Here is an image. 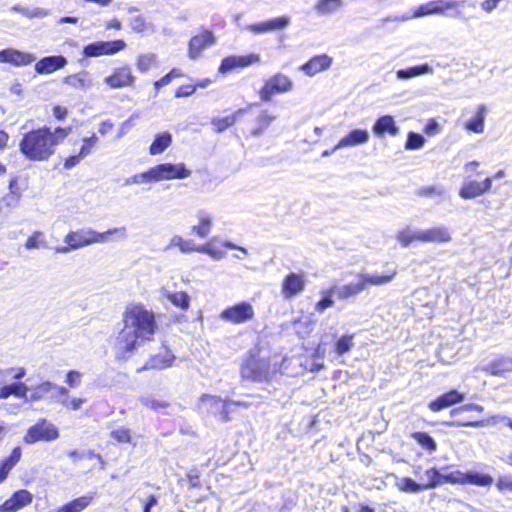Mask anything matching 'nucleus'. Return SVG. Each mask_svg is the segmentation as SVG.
Wrapping results in <instances>:
<instances>
[{
	"instance_id": "nucleus-1",
	"label": "nucleus",
	"mask_w": 512,
	"mask_h": 512,
	"mask_svg": "<svg viewBox=\"0 0 512 512\" xmlns=\"http://www.w3.org/2000/svg\"><path fill=\"white\" fill-rule=\"evenodd\" d=\"M122 324L115 339V348L121 357L152 341L158 329L154 312L141 304L126 307L122 314Z\"/></svg>"
},
{
	"instance_id": "nucleus-2",
	"label": "nucleus",
	"mask_w": 512,
	"mask_h": 512,
	"mask_svg": "<svg viewBox=\"0 0 512 512\" xmlns=\"http://www.w3.org/2000/svg\"><path fill=\"white\" fill-rule=\"evenodd\" d=\"M71 131V127L33 129L23 135L19 143V150L28 160L47 161Z\"/></svg>"
},
{
	"instance_id": "nucleus-3",
	"label": "nucleus",
	"mask_w": 512,
	"mask_h": 512,
	"mask_svg": "<svg viewBox=\"0 0 512 512\" xmlns=\"http://www.w3.org/2000/svg\"><path fill=\"white\" fill-rule=\"evenodd\" d=\"M109 236H115L117 239L127 238V229L125 226L115 227L105 232H97L91 228L70 231L64 237V246L55 247V252L67 254L72 250H77L96 243H105L109 241Z\"/></svg>"
},
{
	"instance_id": "nucleus-4",
	"label": "nucleus",
	"mask_w": 512,
	"mask_h": 512,
	"mask_svg": "<svg viewBox=\"0 0 512 512\" xmlns=\"http://www.w3.org/2000/svg\"><path fill=\"white\" fill-rule=\"evenodd\" d=\"M396 276V271L385 274L379 273H358L355 279L347 284L334 287L331 292L342 300L355 297L366 291L370 286H384L389 284Z\"/></svg>"
},
{
	"instance_id": "nucleus-5",
	"label": "nucleus",
	"mask_w": 512,
	"mask_h": 512,
	"mask_svg": "<svg viewBox=\"0 0 512 512\" xmlns=\"http://www.w3.org/2000/svg\"><path fill=\"white\" fill-rule=\"evenodd\" d=\"M466 0H433L420 5L412 15H401L387 18V21H407L412 18H420L432 14H443L447 10L459 9L466 3Z\"/></svg>"
},
{
	"instance_id": "nucleus-6",
	"label": "nucleus",
	"mask_w": 512,
	"mask_h": 512,
	"mask_svg": "<svg viewBox=\"0 0 512 512\" xmlns=\"http://www.w3.org/2000/svg\"><path fill=\"white\" fill-rule=\"evenodd\" d=\"M292 79L283 74L276 73L264 81L259 91V97L264 102H269L276 94L288 93L293 89Z\"/></svg>"
},
{
	"instance_id": "nucleus-7",
	"label": "nucleus",
	"mask_w": 512,
	"mask_h": 512,
	"mask_svg": "<svg viewBox=\"0 0 512 512\" xmlns=\"http://www.w3.org/2000/svg\"><path fill=\"white\" fill-rule=\"evenodd\" d=\"M58 428L46 419H40L36 424L29 427L23 437L26 444H34L39 441H53L59 438Z\"/></svg>"
},
{
	"instance_id": "nucleus-8",
	"label": "nucleus",
	"mask_w": 512,
	"mask_h": 512,
	"mask_svg": "<svg viewBox=\"0 0 512 512\" xmlns=\"http://www.w3.org/2000/svg\"><path fill=\"white\" fill-rule=\"evenodd\" d=\"M255 318V309L250 302L241 301L228 306L220 313V319L235 325L252 321Z\"/></svg>"
},
{
	"instance_id": "nucleus-9",
	"label": "nucleus",
	"mask_w": 512,
	"mask_h": 512,
	"mask_svg": "<svg viewBox=\"0 0 512 512\" xmlns=\"http://www.w3.org/2000/svg\"><path fill=\"white\" fill-rule=\"evenodd\" d=\"M270 375V362L266 358L249 357L241 367V376L244 379L263 381Z\"/></svg>"
},
{
	"instance_id": "nucleus-10",
	"label": "nucleus",
	"mask_w": 512,
	"mask_h": 512,
	"mask_svg": "<svg viewBox=\"0 0 512 512\" xmlns=\"http://www.w3.org/2000/svg\"><path fill=\"white\" fill-rule=\"evenodd\" d=\"M155 182L183 180L189 178L192 171L184 163H161L153 167Z\"/></svg>"
},
{
	"instance_id": "nucleus-11",
	"label": "nucleus",
	"mask_w": 512,
	"mask_h": 512,
	"mask_svg": "<svg viewBox=\"0 0 512 512\" xmlns=\"http://www.w3.org/2000/svg\"><path fill=\"white\" fill-rule=\"evenodd\" d=\"M216 43V36L207 29H202L194 35L188 43L187 55L191 60H196L202 56L205 49L212 47Z\"/></svg>"
},
{
	"instance_id": "nucleus-12",
	"label": "nucleus",
	"mask_w": 512,
	"mask_h": 512,
	"mask_svg": "<svg viewBox=\"0 0 512 512\" xmlns=\"http://www.w3.org/2000/svg\"><path fill=\"white\" fill-rule=\"evenodd\" d=\"M126 47L123 40L99 41L88 44L83 49L86 57H98L102 55H113Z\"/></svg>"
},
{
	"instance_id": "nucleus-13",
	"label": "nucleus",
	"mask_w": 512,
	"mask_h": 512,
	"mask_svg": "<svg viewBox=\"0 0 512 512\" xmlns=\"http://www.w3.org/2000/svg\"><path fill=\"white\" fill-rule=\"evenodd\" d=\"M230 405L228 400H223L218 396L204 394L200 398L199 407L201 410L206 411L212 415H220L223 421H229L228 411L226 407Z\"/></svg>"
},
{
	"instance_id": "nucleus-14",
	"label": "nucleus",
	"mask_w": 512,
	"mask_h": 512,
	"mask_svg": "<svg viewBox=\"0 0 512 512\" xmlns=\"http://www.w3.org/2000/svg\"><path fill=\"white\" fill-rule=\"evenodd\" d=\"M306 278L304 273H289L283 279L281 293L287 300L295 298L305 290Z\"/></svg>"
},
{
	"instance_id": "nucleus-15",
	"label": "nucleus",
	"mask_w": 512,
	"mask_h": 512,
	"mask_svg": "<svg viewBox=\"0 0 512 512\" xmlns=\"http://www.w3.org/2000/svg\"><path fill=\"white\" fill-rule=\"evenodd\" d=\"M33 501L31 492L25 489L14 492L10 498L0 504V512H17Z\"/></svg>"
},
{
	"instance_id": "nucleus-16",
	"label": "nucleus",
	"mask_w": 512,
	"mask_h": 512,
	"mask_svg": "<svg viewBox=\"0 0 512 512\" xmlns=\"http://www.w3.org/2000/svg\"><path fill=\"white\" fill-rule=\"evenodd\" d=\"M134 81L135 76L128 65L115 68L113 73L104 79V82L113 89L132 86Z\"/></svg>"
},
{
	"instance_id": "nucleus-17",
	"label": "nucleus",
	"mask_w": 512,
	"mask_h": 512,
	"mask_svg": "<svg viewBox=\"0 0 512 512\" xmlns=\"http://www.w3.org/2000/svg\"><path fill=\"white\" fill-rule=\"evenodd\" d=\"M196 223L191 226V233L199 238H207L214 225L213 214L206 209H198L195 213Z\"/></svg>"
},
{
	"instance_id": "nucleus-18",
	"label": "nucleus",
	"mask_w": 512,
	"mask_h": 512,
	"mask_svg": "<svg viewBox=\"0 0 512 512\" xmlns=\"http://www.w3.org/2000/svg\"><path fill=\"white\" fill-rule=\"evenodd\" d=\"M491 187L492 178H486L483 182L465 180L459 191V195L466 200L473 199L487 193L490 191Z\"/></svg>"
},
{
	"instance_id": "nucleus-19",
	"label": "nucleus",
	"mask_w": 512,
	"mask_h": 512,
	"mask_svg": "<svg viewBox=\"0 0 512 512\" xmlns=\"http://www.w3.org/2000/svg\"><path fill=\"white\" fill-rule=\"evenodd\" d=\"M260 62L259 54H249L245 56H229L222 60L219 72L222 74H226L235 68H244L250 66L254 63Z\"/></svg>"
},
{
	"instance_id": "nucleus-20",
	"label": "nucleus",
	"mask_w": 512,
	"mask_h": 512,
	"mask_svg": "<svg viewBox=\"0 0 512 512\" xmlns=\"http://www.w3.org/2000/svg\"><path fill=\"white\" fill-rule=\"evenodd\" d=\"M36 60L31 53L22 52L14 48H7L0 51V63H9L15 66H26Z\"/></svg>"
},
{
	"instance_id": "nucleus-21",
	"label": "nucleus",
	"mask_w": 512,
	"mask_h": 512,
	"mask_svg": "<svg viewBox=\"0 0 512 512\" xmlns=\"http://www.w3.org/2000/svg\"><path fill=\"white\" fill-rule=\"evenodd\" d=\"M333 63V58L327 54L316 55L304 63L300 70L307 76L313 77L316 74L328 70Z\"/></svg>"
},
{
	"instance_id": "nucleus-22",
	"label": "nucleus",
	"mask_w": 512,
	"mask_h": 512,
	"mask_svg": "<svg viewBox=\"0 0 512 512\" xmlns=\"http://www.w3.org/2000/svg\"><path fill=\"white\" fill-rule=\"evenodd\" d=\"M420 242L425 243H447L451 241V233L445 226H434L427 229L420 230Z\"/></svg>"
},
{
	"instance_id": "nucleus-23",
	"label": "nucleus",
	"mask_w": 512,
	"mask_h": 512,
	"mask_svg": "<svg viewBox=\"0 0 512 512\" xmlns=\"http://www.w3.org/2000/svg\"><path fill=\"white\" fill-rule=\"evenodd\" d=\"M370 139V134L366 129H353L347 135L342 137L335 145V149H344L365 145Z\"/></svg>"
},
{
	"instance_id": "nucleus-24",
	"label": "nucleus",
	"mask_w": 512,
	"mask_h": 512,
	"mask_svg": "<svg viewBox=\"0 0 512 512\" xmlns=\"http://www.w3.org/2000/svg\"><path fill=\"white\" fill-rule=\"evenodd\" d=\"M487 113L488 109L484 104L477 105L473 109L472 118L463 122L464 129L477 134L483 133Z\"/></svg>"
},
{
	"instance_id": "nucleus-25",
	"label": "nucleus",
	"mask_w": 512,
	"mask_h": 512,
	"mask_svg": "<svg viewBox=\"0 0 512 512\" xmlns=\"http://www.w3.org/2000/svg\"><path fill=\"white\" fill-rule=\"evenodd\" d=\"M174 359V355L166 347H163L159 353L152 355L146 364L142 368H139L137 371L140 372L148 369H165L172 365Z\"/></svg>"
},
{
	"instance_id": "nucleus-26",
	"label": "nucleus",
	"mask_w": 512,
	"mask_h": 512,
	"mask_svg": "<svg viewBox=\"0 0 512 512\" xmlns=\"http://www.w3.org/2000/svg\"><path fill=\"white\" fill-rule=\"evenodd\" d=\"M464 399V393H461L457 390H450L449 392L436 398L434 401H431L429 403V408L433 412H438L454 404L461 403Z\"/></svg>"
},
{
	"instance_id": "nucleus-27",
	"label": "nucleus",
	"mask_w": 512,
	"mask_h": 512,
	"mask_svg": "<svg viewBox=\"0 0 512 512\" xmlns=\"http://www.w3.org/2000/svg\"><path fill=\"white\" fill-rule=\"evenodd\" d=\"M290 24V18L288 16H281L265 22L251 24L248 29L256 34L271 32L278 29H284Z\"/></svg>"
},
{
	"instance_id": "nucleus-28",
	"label": "nucleus",
	"mask_w": 512,
	"mask_h": 512,
	"mask_svg": "<svg viewBox=\"0 0 512 512\" xmlns=\"http://www.w3.org/2000/svg\"><path fill=\"white\" fill-rule=\"evenodd\" d=\"M67 60L63 56H48L35 64V71L39 74H50L63 68Z\"/></svg>"
},
{
	"instance_id": "nucleus-29",
	"label": "nucleus",
	"mask_w": 512,
	"mask_h": 512,
	"mask_svg": "<svg viewBox=\"0 0 512 512\" xmlns=\"http://www.w3.org/2000/svg\"><path fill=\"white\" fill-rule=\"evenodd\" d=\"M63 83L79 91H87L92 85V78L88 71H81L68 75L63 79Z\"/></svg>"
},
{
	"instance_id": "nucleus-30",
	"label": "nucleus",
	"mask_w": 512,
	"mask_h": 512,
	"mask_svg": "<svg viewBox=\"0 0 512 512\" xmlns=\"http://www.w3.org/2000/svg\"><path fill=\"white\" fill-rule=\"evenodd\" d=\"M343 5V0H317L313 6V11L317 16L325 17L337 13Z\"/></svg>"
},
{
	"instance_id": "nucleus-31",
	"label": "nucleus",
	"mask_w": 512,
	"mask_h": 512,
	"mask_svg": "<svg viewBox=\"0 0 512 512\" xmlns=\"http://www.w3.org/2000/svg\"><path fill=\"white\" fill-rule=\"evenodd\" d=\"M161 296L167 299L172 305L181 310H187L190 306V296L183 291H171L163 287L160 291Z\"/></svg>"
},
{
	"instance_id": "nucleus-32",
	"label": "nucleus",
	"mask_w": 512,
	"mask_h": 512,
	"mask_svg": "<svg viewBox=\"0 0 512 512\" xmlns=\"http://www.w3.org/2000/svg\"><path fill=\"white\" fill-rule=\"evenodd\" d=\"M373 132L379 137L383 136L385 133L396 136L399 133V128L392 116L385 115L376 120L373 125Z\"/></svg>"
},
{
	"instance_id": "nucleus-33",
	"label": "nucleus",
	"mask_w": 512,
	"mask_h": 512,
	"mask_svg": "<svg viewBox=\"0 0 512 512\" xmlns=\"http://www.w3.org/2000/svg\"><path fill=\"white\" fill-rule=\"evenodd\" d=\"M21 456V448L15 447L11 454L0 462V483L7 478L13 467L20 461Z\"/></svg>"
},
{
	"instance_id": "nucleus-34",
	"label": "nucleus",
	"mask_w": 512,
	"mask_h": 512,
	"mask_svg": "<svg viewBox=\"0 0 512 512\" xmlns=\"http://www.w3.org/2000/svg\"><path fill=\"white\" fill-rule=\"evenodd\" d=\"M244 112L245 109L241 108L226 117H214L211 120L214 131L216 133L224 132L226 129L233 126L236 123L238 117L241 116Z\"/></svg>"
},
{
	"instance_id": "nucleus-35",
	"label": "nucleus",
	"mask_w": 512,
	"mask_h": 512,
	"mask_svg": "<svg viewBox=\"0 0 512 512\" xmlns=\"http://www.w3.org/2000/svg\"><path fill=\"white\" fill-rule=\"evenodd\" d=\"M29 387L23 382H16L10 385H5L0 388V399H7L10 395L27 400V393Z\"/></svg>"
},
{
	"instance_id": "nucleus-36",
	"label": "nucleus",
	"mask_w": 512,
	"mask_h": 512,
	"mask_svg": "<svg viewBox=\"0 0 512 512\" xmlns=\"http://www.w3.org/2000/svg\"><path fill=\"white\" fill-rule=\"evenodd\" d=\"M174 247H177L180 250V252L183 254L197 252V249H198V245L195 244L193 240L184 239L180 235H174L170 239V241L166 247V250H170Z\"/></svg>"
},
{
	"instance_id": "nucleus-37",
	"label": "nucleus",
	"mask_w": 512,
	"mask_h": 512,
	"mask_svg": "<svg viewBox=\"0 0 512 512\" xmlns=\"http://www.w3.org/2000/svg\"><path fill=\"white\" fill-rule=\"evenodd\" d=\"M172 143V135L169 132H163L155 136L149 148L151 155L163 153Z\"/></svg>"
},
{
	"instance_id": "nucleus-38",
	"label": "nucleus",
	"mask_w": 512,
	"mask_h": 512,
	"mask_svg": "<svg viewBox=\"0 0 512 512\" xmlns=\"http://www.w3.org/2000/svg\"><path fill=\"white\" fill-rule=\"evenodd\" d=\"M433 68L429 64H422L419 66L410 67L407 69H400L396 72L397 78L401 80L410 79L423 74H432Z\"/></svg>"
},
{
	"instance_id": "nucleus-39",
	"label": "nucleus",
	"mask_w": 512,
	"mask_h": 512,
	"mask_svg": "<svg viewBox=\"0 0 512 512\" xmlns=\"http://www.w3.org/2000/svg\"><path fill=\"white\" fill-rule=\"evenodd\" d=\"M484 370L492 375L499 376L506 372L512 371V358H500L484 368Z\"/></svg>"
},
{
	"instance_id": "nucleus-40",
	"label": "nucleus",
	"mask_w": 512,
	"mask_h": 512,
	"mask_svg": "<svg viewBox=\"0 0 512 512\" xmlns=\"http://www.w3.org/2000/svg\"><path fill=\"white\" fill-rule=\"evenodd\" d=\"M12 10L29 18H45L50 15V10L42 7H24L16 5L12 7Z\"/></svg>"
},
{
	"instance_id": "nucleus-41",
	"label": "nucleus",
	"mask_w": 512,
	"mask_h": 512,
	"mask_svg": "<svg viewBox=\"0 0 512 512\" xmlns=\"http://www.w3.org/2000/svg\"><path fill=\"white\" fill-rule=\"evenodd\" d=\"M56 387V384L50 382V381H44L32 388H29V391H31L30 396H27L28 401H38L43 399L47 394H49L54 388Z\"/></svg>"
},
{
	"instance_id": "nucleus-42",
	"label": "nucleus",
	"mask_w": 512,
	"mask_h": 512,
	"mask_svg": "<svg viewBox=\"0 0 512 512\" xmlns=\"http://www.w3.org/2000/svg\"><path fill=\"white\" fill-rule=\"evenodd\" d=\"M93 498L94 494L81 496L70 502L65 503L63 507L65 508L66 512H82L90 505Z\"/></svg>"
},
{
	"instance_id": "nucleus-43",
	"label": "nucleus",
	"mask_w": 512,
	"mask_h": 512,
	"mask_svg": "<svg viewBox=\"0 0 512 512\" xmlns=\"http://www.w3.org/2000/svg\"><path fill=\"white\" fill-rule=\"evenodd\" d=\"M25 248L27 250L49 248L45 234L42 231H34L26 240Z\"/></svg>"
},
{
	"instance_id": "nucleus-44",
	"label": "nucleus",
	"mask_w": 512,
	"mask_h": 512,
	"mask_svg": "<svg viewBox=\"0 0 512 512\" xmlns=\"http://www.w3.org/2000/svg\"><path fill=\"white\" fill-rule=\"evenodd\" d=\"M157 56L154 53H142L136 57V68L141 73L148 72L156 65Z\"/></svg>"
},
{
	"instance_id": "nucleus-45",
	"label": "nucleus",
	"mask_w": 512,
	"mask_h": 512,
	"mask_svg": "<svg viewBox=\"0 0 512 512\" xmlns=\"http://www.w3.org/2000/svg\"><path fill=\"white\" fill-rule=\"evenodd\" d=\"M420 230L413 231L409 227L399 230L396 233V239L403 247H408L411 243L420 242Z\"/></svg>"
},
{
	"instance_id": "nucleus-46",
	"label": "nucleus",
	"mask_w": 512,
	"mask_h": 512,
	"mask_svg": "<svg viewBox=\"0 0 512 512\" xmlns=\"http://www.w3.org/2000/svg\"><path fill=\"white\" fill-rule=\"evenodd\" d=\"M395 485L400 491L407 493H418L424 490L422 484L408 477L400 478Z\"/></svg>"
},
{
	"instance_id": "nucleus-47",
	"label": "nucleus",
	"mask_w": 512,
	"mask_h": 512,
	"mask_svg": "<svg viewBox=\"0 0 512 512\" xmlns=\"http://www.w3.org/2000/svg\"><path fill=\"white\" fill-rule=\"evenodd\" d=\"M425 477L427 478V482L422 484L424 490L433 489L442 485L441 472L436 468L426 470Z\"/></svg>"
},
{
	"instance_id": "nucleus-48",
	"label": "nucleus",
	"mask_w": 512,
	"mask_h": 512,
	"mask_svg": "<svg viewBox=\"0 0 512 512\" xmlns=\"http://www.w3.org/2000/svg\"><path fill=\"white\" fill-rule=\"evenodd\" d=\"M465 483H471L478 486H489L493 483V478L487 474L468 473L464 474Z\"/></svg>"
},
{
	"instance_id": "nucleus-49",
	"label": "nucleus",
	"mask_w": 512,
	"mask_h": 512,
	"mask_svg": "<svg viewBox=\"0 0 512 512\" xmlns=\"http://www.w3.org/2000/svg\"><path fill=\"white\" fill-rule=\"evenodd\" d=\"M275 119L276 116L271 115L267 110H262L257 116V121L260 125L253 130V135L259 136Z\"/></svg>"
},
{
	"instance_id": "nucleus-50",
	"label": "nucleus",
	"mask_w": 512,
	"mask_h": 512,
	"mask_svg": "<svg viewBox=\"0 0 512 512\" xmlns=\"http://www.w3.org/2000/svg\"><path fill=\"white\" fill-rule=\"evenodd\" d=\"M197 252L207 254L214 260H221L226 255V253L224 251L216 248L211 243H205L202 245H198Z\"/></svg>"
},
{
	"instance_id": "nucleus-51",
	"label": "nucleus",
	"mask_w": 512,
	"mask_h": 512,
	"mask_svg": "<svg viewBox=\"0 0 512 512\" xmlns=\"http://www.w3.org/2000/svg\"><path fill=\"white\" fill-rule=\"evenodd\" d=\"M413 438L425 449L435 451L437 448L436 442L425 432H417L413 434Z\"/></svg>"
},
{
	"instance_id": "nucleus-52",
	"label": "nucleus",
	"mask_w": 512,
	"mask_h": 512,
	"mask_svg": "<svg viewBox=\"0 0 512 512\" xmlns=\"http://www.w3.org/2000/svg\"><path fill=\"white\" fill-rule=\"evenodd\" d=\"M425 138L418 133L409 132L407 141L405 143L406 150H417L423 147Z\"/></svg>"
},
{
	"instance_id": "nucleus-53",
	"label": "nucleus",
	"mask_w": 512,
	"mask_h": 512,
	"mask_svg": "<svg viewBox=\"0 0 512 512\" xmlns=\"http://www.w3.org/2000/svg\"><path fill=\"white\" fill-rule=\"evenodd\" d=\"M145 182H155L153 167L146 172L135 174L126 180V184H140Z\"/></svg>"
},
{
	"instance_id": "nucleus-54",
	"label": "nucleus",
	"mask_w": 512,
	"mask_h": 512,
	"mask_svg": "<svg viewBox=\"0 0 512 512\" xmlns=\"http://www.w3.org/2000/svg\"><path fill=\"white\" fill-rule=\"evenodd\" d=\"M354 347L353 335L342 336L335 345V350L339 355H343Z\"/></svg>"
},
{
	"instance_id": "nucleus-55",
	"label": "nucleus",
	"mask_w": 512,
	"mask_h": 512,
	"mask_svg": "<svg viewBox=\"0 0 512 512\" xmlns=\"http://www.w3.org/2000/svg\"><path fill=\"white\" fill-rule=\"evenodd\" d=\"M140 401L143 406L153 410H159L169 406V403L166 400L157 399L152 396L142 397Z\"/></svg>"
},
{
	"instance_id": "nucleus-56",
	"label": "nucleus",
	"mask_w": 512,
	"mask_h": 512,
	"mask_svg": "<svg viewBox=\"0 0 512 512\" xmlns=\"http://www.w3.org/2000/svg\"><path fill=\"white\" fill-rule=\"evenodd\" d=\"M98 137L96 136V134H92V136L90 137H86L83 139V144L80 148V151H79V154L85 158L86 156H88L92 149L96 146V144L98 143Z\"/></svg>"
},
{
	"instance_id": "nucleus-57",
	"label": "nucleus",
	"mask_w": 512,
	"mask_h": 512,
	"mask_svg": "<svg viewBox=\"0 0 512 512\" xmlns=\"http://www.w3.org/2000/svg\"><path fill=\"white\" fill-rule=\"evenodd\" d=\"M111 437L119 443H131V431L128 428L120 427L111 432Z\"/></svg>"
},
{
	"instance_id": "nucleus-58",
	"label": "nucleus",
	"mask_w": 512,
	"mask_h": 512,
	"mask_svg": "<svg viewBox=\"0 0 512 512\" xmlns=\"http://www.w3.org/2000/svg\"><path fill=\"white\" fill-rule=\"evenodd\" d=\"M129 25L131 29L136 33H142L148 28L147 22L142 15L132 16L130 18Z\"/></svg>"
},
{
	"instance_id": "nucleus-59",
	"label": "nucleus",
	"mask_w": 512,
	"mask_h": 512,
	"mask_svg": "<svg viewBox=\"0 0 512 512\" xmlns=\"http://www.w3.org/2000/svg\"><path fill=\"white\" fill-rule=\"evenodd\" d=\"M295 331L301 336L306 337L312 330V323L308 318L293 321Z\"/></svg>"
},
{
	"instance_id": "nucleus-60",
	"label": "nucleus",
	"mask_w": 512,
	"mask_h": 512,
	"mask_svg": "<svg viewBox=\"0 0 512 512\" xmlns=\"http://www.w3.org/2000/svg\"><path fill=\"white\" fill-rule=\"evenodd\" d=\"M441 481L443 483H451V484H463L465 483L464 473L460 471H454L450 473H441Z\"/></svg>"
},
{
	"instance_id": "nucleus-61",
	"label": "nucleus",
	"mask_w": 512,
	"mask_h": 512,
	"mask_svg": "<svg viewBox=\"0 0 512 512\" xmlns=\"http://www.w3.org/2000/svg\"><path fill=\"white\" fill-rule=\"evenodd\" d=\"M57 401L63 405V407L77 411L81 408V406L86 402L84 398H69L68 399H57Z\"/></svg>"
},
{
	"instance_id": "nucleus-62",
	"label": "nucleus",
	"mask_w": 512,
	"mask_h": 512,
	"mask_svg": "<svg viewBox=\"0 0 512 512\" xmlns=\"http://www.w3.org/2000/svg\"><path fill=\"white\" fill-rule=\"evenodd\" d=\"M496 487L499 491H512V475H503L497 479Z\"/></svg>"
},
{
	"instance_id": "nucleus-63",
	"label": "nucleus",
	"mask_w": 512,
	"mask_h": 512,
	"mask_svg": "<svg viewBox=\"0 0 512 512\" xmlns=\"http://www.w3.org/2000/svg\"><path fill=\"white\" fill-rule=\"evenodd\" d=\"M82 375L80 372L71 370L67 373L66 376V383L71 387L75 388L78 387L81 383Z\"/></svg>"
},
{
	"instance_id": "nucleus-64",
	"label": "nucleus",
	"mask_w": 512,
	"mask_h": 512,
	"mask_svg": "<svg viewBox=\"0 0 512 512\" xmlns=\"http://www.w3.org/2000/svg\"><path fill=\"white\" fill-rule=\"evenodd\" d=\"M332 293L333 292H331L330 290L328 294L316 304L315 309L318 312L322 313L325 309L330 308L334 305V301L331 297Z\"/></svg>"
}]
</instances>
